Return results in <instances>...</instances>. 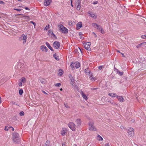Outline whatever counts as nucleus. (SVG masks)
<instances>
[{
    "label": "nucleus",
    "instance_id": "1",
    "mask_svg": "<svg viewBox=\"0 0 146 146\" xmlns=\"http://www.w3.org/2000/svg\"><path fill=\"white\" fill-rule=\"evenodd\" d=\"M19 137V135L18 133L16 132L14 133L12 136L13 142L17 143H19L20 141Z\"/></svg>",
    "mask_w": 146,
    "mask_h": 146
},
{
    "label": "nucleus",
    "instance_id": "2",
    "mask_svg": "<svg viewBox=\"0 0 146 146\" xmlns=\"http://www.w3.org/2000/svg\"><path fill=\"white\" fill-rule=\"evenodd\" d=\"M89 127V129L91 131H96V129L94 125V123L92 121H90L88 123Z\"/></svg>",
    "mask_w": 146,
    "mask_h": 146
},
{
    "label": "nucleus",
    "instance_id": "3",
    "mask_svg": "<svg viewBox=\"0 0 146 146\" xmlns=\"http://www.w3.org/2000/svg\"><path fill=\"white\" fill-rule=\"evenodd\" d=\"M59 26L60 27V31L62 33L67 34L68 33V30L66 27H65L62 25H60Z\"/></svg>",
    "mask_w": 146,
    "mask_h": 146
},
{
    "label": "nucleus",
    "instance_id": "4",
    "mask_svg": "<svg viewBox=\"0 0 146 146\" xmlns=\"http://www.w3.org/2000/svg\"><path fill=\"white\" fill-rule=\"evenodd\" d=\"M91 43L90 42H86L85 43L83 44L84 48L87 50L90 51L91 50L90 48Z\"/></svg>",
    "mask_w": 146,
    "mask_h": 146
},
{
    "label": "nucleus",
    "instance_id": "5",
    "mask_svg": "<svg viewBox=\"0 0 146 146\" xmlns=\"http://www.w3.org/2000/svg\"><path fill=\"white\" fill-rule=\"evenodd\" d=\"M68 126L72 131H75L76 125L73 122H70L68 124Z\"/></svg>",
    "mask_w": 146,
    "mask_h": 146
},
{
    "label": "nucleus",
    "instance_id": "6",
    "mask_svg": "<svg viewBox=\"0 0 146 146\" xmlns=\"http://www.w3.org/2000/svg\"><path fill=\"white\" fill-rule=\"evenodd\" d=\"M53 46L56 49H58L60 46V44L58 41H56L54 42L53 44Z\"/></svg>",
    "mask_w": 146,
    "mask_h": 146
},
{
    "label": "nucleus",
    "instance_id": "7",
    "mask_svg": "<svg viewBox=\"0 0 146 146\" xmlns=\"http://www.w3.org/2000/svg\"><path fill=\"white\" fill-rule=\"evenodd\" d=\"M84 72L86 74L89 76H93V74L91 72L90 69L89 68H87L86 69L84 70Z\"/></svg>",
    "mask_w": 146,
    "mask_h": 146
},
{
    "label": "nucleus",
    "instance_id": "8",
    "mask_svg": "<svg viewBox=\"0 0 146 146\" xmlns=\"http://www.w3.org/2000/svg\"><path fill=\"white\" fill-rule=\"evenodd\" d=\"M127 133L131 136L134 133V129L133 128L131 127H129L127 131Z\"/></svg>",
    "mask_w": 146,
    "mask_h": 146
},
{
    "label": "nucleus",
    "instance_id": "9",
    "mask_svg": "<svg viewBox=\"0 0 146 146\" xmlns=\"http://www.w3.org/2000/svg\"><path fill=\"white\" fill-rule=\"evenodd\" d=\"M80 0H77V1L75 3V5L77 6L76 9L79 10L80 9Z\"/></svg>",
    "mask_w": 146,
    "mask_h": 146
},
{
    "label": "nucleus",
    "instance_id": "10",
    "mask_svg": "<svg viewBox=\"0 0 146 146\" xmlns=\"http://www.w3.org/2000/svg\"><path fill=\"white\" fill-rule=\"evenodd\" d=\"M23 37L22 40L23 41V44H25L26 42V41L27 38V36L26 35L23 34L22 35V36L21 37Z\"/></svg>",
    "mask_w": 146,
    "mask_h": 146
},
{
    "label": "nucleus",
    "instance_id": "11",
    "mask_svg": "<svg viewBox=\"0 0 146 146\" xmlns=\"http://www.w3.org/2000/svg\"><path fill=\"white\" fill-rule=\"evenodd\" d=\"M52 2V0H45L44 2V5L46 6L49 5Z\"/></svg>",
    "mask_w": 146,
    "mask_h": 146
},
{
    "label": "nucleus",
    "instance_id": "12",
    "mask_svg": "<svg viewBox=\"0 0 146 146\" xmlns=\"http://www.w3.org/2000/svg\"><path fill=\"white\" fill-rule=\"evenodd\" d=\"M115 97H116L119 102H123L124 101V99L122 96H119L117 95H116Z\"/></svg>",
    "mask_w": 146,
    "mask_h": 146
},
{
    "label": "nucleus",
    "instance_id": "13",
    "mask_svg": "<svg viewBox=\"0 0 146 146\" xmlns=\"http://www.w3.org/2000/svg\"><path fill=\"white\" fill-rule=\"evenodd\" d=\"M96 28L98 30L100 31L101 33H102V34H103L104 33L102 28L101 26L98 25L96 27Z\"/></svg>",
    "mask_w": 146,
    "mask_h": 146
},
{
    "label": "nucleus",
    "instance_id": "14",
    "mask_svg": "<svg viewBox=\"0 0 146 146\" xmlns=\"http://www.w3.org/2000/svg\"><path fill=\"white\" fill-rule=\"evenodd\" d=\"M74 66H75V68H78L80 66V64L78 62H74Z\"/></svg>",
    "mask_w": 146,
    "mask_h": 146
},
{
    "label": "nucleus",
    "instance_id": "15",
    "mask_svg": "<svg viewBox=\"0 0 146 146\" xmlns=\"http://www.w3.org/2000/svg\"><path fill=\"white\" fill-rule=\"evenodd\" d=\"M70 83L73 86V88L74 90H76L77 89V86L76 85V83L74 81L70 82Z\"/></svg>",
    "mask_w": 146,
    "mask_h": 146
},
{
    "label": "nucleus",
    "instance_id": "16",
    "mask_svg": "<svg viewBox=\"0 0 146 146\" xmlns=\"http://www.w3.org/2000/svg\"><path fill=\"white\" fill-rule=\"evenodd\" d=\"M82 26V24L81 22H79L77 24V27L76 29L77 30H79L80 28Z\"/></svg>",
    "mask_w": 146,
    "mask_h": 146
},
{
    "label": "nucleus",
    "instance_id": "17",
    "mask_svg": "<svg viewBox=\"0 0 146 146\" xmlns=\"http://www.w3.org/2000/svg\"><path fill=\"white\" fill-rule=\"evenodd\" d=\"M46 44L47 47L52 51H54V50L52 48L49 44L47 42H46Z\"/></svg>",
    "mask_w": 146,
    "mask_h": 146
},
{
    "label": "nucleus",
    "instance_id": "18",
    "mask_svg": "<svg viewBox=\"0 0 146 146\" xmlns=\"http://www.w3.org/2000/svg\"><path fill=\"white\" fill-rule=\"evenodd\" d=\"M41 49L43 51H44V50H45V52H47L48 50L47 47L44 45H42L41 46Z\"/></svg>",
    "mask_w": 146,
    "mask_h": 146
},
{
    "label": "nucleus",
    "instance_id": "19",
    "mask_svg": "<svg viewBox=\"0 0 146 146\" xmlns=\"http://www.w3.org/2000/svg\"><path fill=\"white\" fill-rule=\"evenodd\" d=\"M66 129L62 128V130L61 131V134L62 135H65V133H66Z\"/></svg>",
    "mask_w": 146,
    "mask_h": 146
},
{
    "label": "nucleus",
    "instance_id": "20",
    "mask_svg": "<svg viewBox=\"0 0 146 146\" xmlns=\"http://www.w3.org/2000/svg\"><path fill=\"white\" fill-rule=\"evenodd\" d=\"M75 122L77 125H79L81 124V121L80 119H77L76 120Z\"/></svg>",
    "mask_w": 146,
    "mask_h": 146
},
{
    "label": "nucleus",
    "instance_id": "21",
    "mask_svg": "<svg viewBox=\"0 0 146 146\" xmlns=\"http://www.w3.org/2000/svg\"><path fill=\"white\" fill-rule=\"evenodd\" d=\"M81 95H82L83 98L85 100H87V96L86 95V94L84 93L83 92H82L81 93Z\"/></svg>",
    "mask_w": 146,
    "mask_h": 146
},
{
    "label": "nucleus",
    "instance_id": "22",
    "mask_svg": "<svg viewBox=\"0 0 146 146\" xmlns=\"http://www.w3.org/2000/svg\"><path fill=\"white\" fill-rule=\"evenodd\" d=\"M97 139L100 141H102L103 140V138L98 134L97 135Z\"/></svg>",
    "mask_w": 146,
    "mask_h": 146
},
{
    "label": "nucleus",
    "instance_id": "23",
    "mask_svg": "<svg viewBox=\"0 0 146 146\" xmlns=\"http://www.w3.org/2000/svg\"><path fill=\"white\" fill-rule=\"evenodd\" d=\"M19 80L23 83H25L26 82V78L24 77H22L21 79Z\"/></svg>",
    "mask_w": 146,
    "mask_h": 146
},
{
    "label": "nucleus",
    "instance_id": "24",
    "mask_svg": "<svg viewBox=\"0 0 146 146\" xmlns=\"http://www.w3.org/2000/svg\"><path fill=\"white\" fill-rule=\"evenodd\" d=\"M68 76L70 78V80H71L70 82H73V81H74V78L71 74H69Z\"/></svg>",
    "mask_w": 146,
    "mask_h": 146
},
{
    "label": "nucleus",
    "instance_id": "25",
    "mask_svg": "<svg viewBox=\"0 0 146 146\" xmlns=\"http://www.w3.org/2000/svg\"><path fill=\"white\" fill-rule=\"evenodd\" d=\"M53 57L56 60H59V57L58 56H57L56 54V53L54 54L53 55Z\"/></svg>",
    "mask_w": 146,
    "mask_h": 146
},
{
    "label": "nucleus",
    "instance_id": "26",
    "mask_svg": "<svg viewBox=\"0 0 146 146\" xmlns=\"http://www.w3.org/2000/svg\"><path fill=\"white\" fill-rule=\"evenodd\" d=\"M40 82L42 84H44L46 82V80L44 78H40Z\"/></svg>",
    "mask_w": 146,
    "mask_h": 146
},
{
    "label": "nucleus",
    "instance_id": "27",
    "mask_svg": "<svg viewBox=\"0 0 146 146\" xmlns=\"http://www.w3.org/2000/svg\"><path fill=\"white\" fill-rule=\"evenodd\" d=\"M89 14L90 15V16L92 17V18H96V16L93 13H89Z\"/></svg>",
    "mask_w": 146,
    "mask_h": 146
},
{
    "label": "nucleus",
    "instance_id": "28",
    "mask_svg": "<svg viewBox=\"0 0 146 146\" xmlns=\"http://www.w3.org/2000/svg\"><path fill=\"white\" fill-rule=\"evenodd\" d=\"M63 71L62 70L60 69L59 70V74L60 75V76H61L63 74Z\"/></svg>",
    "mask_w": 146,
    "mask_h": 146
},
{
    "label": "nucleus",
    "instance_id": "29",
    "mask_svg": "<svg viewBox=\"0 0 146 146\" xmlns=\"http://www.w3.org/2000/svg\"><path fill=\"white\" fill-rule=\"evenodd\" d=\"M70 66L72 67V70L75 69L74 66V62H72L70 65Z\"/></svg>",
    "mask_w": 146,
    "mask_h": 146
},
{
    "label": "nucleus",
    "instance_id": "30",
    "mask_svg": "<svg viewBox=\"0 0 146 146\" xmlns=\"http://www.w3.org/2000/svg\"><path fill=\"white\" fill-rule=\"evenodd\" d=\"M115 93L111 94V93H109L108 94L109 96L112 97H115L116 95Z\"/></svg>",
    "mask_w": 146,
    "mask_h": 146
},
{
    "label": "nucleus",
    "instance_id": "31",
    "mask_svg": "<svg viewBox=\"0 0 146 146\" xmlns=\"http://www.w3.org/2000/svg\"><path fill=\"white\" fill-rule=\"evenodd\" d=\"M50 142L48 140H47L46 141V143H45V145L46 146H49L50 144Z\"/></svg>",
    "mask_w": 146,
    "mask_h": 146
},
{
    "label": "nucleus",
    "instance_id": "32",
    "mask_svg": "<svg viewBox=\"0 0 146 146\" xmlns=\"http://www.w3.org/2000/svg\"><path fill=\"white\" fill-rule=\"evenodd\" d=\"M23 93V89H21L19 91V94L20 95H21Z\"/></svg>",
    "mask_w": 146,
    "mask_h": 146
},
{
    "label": "nucleus",
    "instance_id": "33",
    "mask_svg": "<svg viewBox=\"0 0 146 146\" xmlns=\"http://www.w3.org/2000/svg\"><path fill=\"white\" fill-rule=\"evenodd\" d=\"M92 26L94 27L95 28H96L98 25L96 23H93L92 24Z\"/></svg>",
    "mask_w": 146,
    "mask_h": 146
},
{
    "label": "nucleus",
    "instance_id": "34",
    "mask_svg": "<svg viewBox=\"0 0 146 146\" xmlns=\"http://www.w3.org/2000/svg\"><path fill=\"white\" fill-rule=\"evenodd\" d=\"M89 76V77H90V79L92 80V81H94V78L93 77H92V76Z\"/></svg>",
    "mask_w": 146,
    "mask_h": 146
},
{
    "label": "nucleus",
    "instance_id": "35",
    "mask_svg": "<svg viewBox=\"0 0 146 146\" xmlns=\"http://www.w3.org/2000/svg\"><path fill=\"white\" fill-rule=\"evenodd\" d=\"M117 72L118 74H119V75H120V76H122L123 74V72H121L119 71H117Z\"/></svg>",
    "mask_w": 146,
    "mask_h": 146
},
{
    "label": "nucleus",
    "instance_id": "36",
    "mask_svg": "<svg viewBox=\"0 0 146 146\" xmlns=\"http://www.w3.org/2000/svg\"><path fill=\"white\" fill-rule=\"evenodd\" d=\"M19 114L20 116H23L24 115V113L23 111H21L20 112Z\"/></svg>",
    "mask_w": 146,
    "mask_h": 146
},
{
    "label": "nucleus",
    "instance_id": "37",
    "mask_svg": "<svg viewBox=\"0 0 146 146\" xmlns=\"http://www.w3.org/2000/svg\"><path fill=\"white\" fill-rule=\"evenodd\" d=\"M23 17H25V19H28L29 20V17L28 16H25V15H23Z\"/></svg>",
    "mask_w": 146,
    "mask_h": 146
},
{
    "label": "nucleus",
    "instance_id": "38",
    "mask_svg": "<svg viewBox=\"0 0 146 146\" xmlns=\"http://www.w3.org/2000/svg\"><path fill=\"white\" fill-rule=\"evenodd\" d=\"M61 85V84L60 83H58L55 84V86L57 87H59Z\"/></svg>",
    "mask_w": 146,
    "mask_h": 146
},
{
    "label": "nucleus",
    "instance_id": "39",
    "mask_svg": "<svg viewBox=\"0 0 146 146\" xmlns=\"http://www.w3.org/2000/svg\"><path fill=\"white\" fill-rule=\"evenodd\" d=\"M64 105L66 108H70V106H68L67 104L64 103Z\"/></svg>",
    "mask_w": 146,
    "mask_h": 146
},
{
    "label": "nucleus",
    "instance_id": "40",
    "mask_svg": "<svg viewBox=\"0 0 146 146\" xmlns=\"http://www.w3.org/2000/svg\"><path fill=\"white\" fill-rule=\"evenodd\" d=\"M49 25H46V27H45L44 29V30H47L49 27Z\"/></svg>",
    "mask_w": 146,
    "mask_h": 146
},
{
    "label": "nucleus",
    "instance_id": "41",
    "mask_svg": "<svg viewBox=\"0 0 146 146\" xmlns=\"http://www.w3.org/2000/svg\"><path fill=\"white\" fill-rule=\"evenodd\" d=\"M141 38L144 39H146V35H142L141 36Z\"/></svg>",
    "mask_w": 146,
    "mask_h": 146
},
{
    "label": "nucleus",
    "instance_id": "42",
    "mask_svg": "<svg viewBox=\"0 0 146 146\" xmlns=\"http://www.w3.org/2000/svg\"><path fill=\"white\" fill-rule=\"evenodd\" d=\"M30 23L33 24L34 26H35L36 25V23L34 22L33 21H30Z\"/></svg>",
    "mask_w": 146,
    "mask_h": 146
},
{
    "label": "nucleus",
    "instance_id": "43",
    "mask_svg": "<svg viewBox=\"0 0 146 146\" xmlns=\"http://www.w3.org/2000/svg\"><path fill=\"white\" fill-rule=\"evenodd\" d=\"M51 34L53 36V37H54L56 39H57V37L53 33V32H52V33Z\"/></svg>",
    "mask_w": 146,
    "mask_h": 146
},
{
    "label": "nucleus",
    "instance_id": "44",
    "mask_svg": "<svg viewBox=\"0 0 146 146\" xmlns=\"http://www.w3.org/2000/svg\"><path fill=\"white\" fill-rule=\"evenodd\" d=\"M8 127L7 126H6L5 127V131H8Z\"/></svg>",
    "mask_w": 146,
    "mask_h": 146
},
{
    "label": "nucleus",
    "instance_id": "45",
    "mask_svg": "<svg viewBox=\"0 0 146 146\" xmlns=\"http://www.w3.org/2000/svg\"><path fill=\"white\" fill-rule=\"evenodd\" d=\"M14 10L17 11H21L22 10L21 9H15V8H14Z\"/></svg>",
    "mask_w": 146,
    "mask_h": 146
},
{
    "label": "nucleus",
    "instance_id": "46",
    "mask_svg": "<svg viewBox=\"0 0 146 146\" xmlns=\"http://www.w3.org/2000/svg\"><path fill=\"white\" fill-rule=\"evenodd\" d=\"M143 44V43H141V44H138L137 46V48H138L139 47V46H141V45H142V44Z\"/></svg>",
    "mask_w": 146,
    "mask_h": 146
},
{
    "label": "nucleus",
    "instance_id": "47",
    "mask_svg": "<svg viewBox=\"0 0 146 146\" xmlns=\"http://www.w3.org/2000/svg\"><path fill=\"white\" fill-rule=\"evenodd\" d=\"M19 85L20 86H22V83L21 82H20L19 83Z\"/></svg>",
    "mask_w": 146,
    "mask_h": 146
},
{
    "label": "nucleus",
    "instance_id": "48",
    "mask_svg": "<svg viewBox=\"0 0 146 146\" xmlns=\"http://www.w3.org/2000/svg\"><path fill=\"white\" fill-rule=\"evenodd\" d=\"M102 66H100L98 67V69L100 70H101V69H102Z\"/></svg>",
    "mask_w": 146,
    "mask_h": 146
},
{
    "label": "nucleus",
    "instance_id": "49",
    "mask_svg": "<svg viewBox=\"0 0 146 146\" xmlns=\"http://www.w3.org/2000/svg\"><path fill=\"white\" fill-rule=\"evenodd\" d=\"M92 34H94V37H96H96H97V36L96 35V34L94 32H93V33H92Z\"/></svg>",
    "mask_w": 146,
    "mask_h": 146
},
{
    "label": "nucleus",
    "instance_id": "50",
    "mask_svg": "<svg viewBox=\"0 0 146 146\" xmlns=\"http://www.w3.org/2000/svg\"><path fill=\"white\" fill-rule=\"evenodd\" d=\"M11 104H12V105H15V102H11Z\"/></svg>",
    "mask_w": 146,
    "mask_h": 146
},
{
    "label": "nucleus",
    "instance_id": "51",
    "mask_svg": "<svg viewBox=\"0 0 146 146\" xmlns=\"http://www.w3.org/2000/svg\"><path fill=\"white\" fill-rule=\"evenodd\" d=\"M98 3V1H96L95 2H94L92 4H97Z\"/></svg>",
    "mask_w": 146,
    "mask_h": 146
},
{
    "label": "nucleus",
    "instance_id": "52",
    "mask_svg": "<svg viewBox=\"0 0 146 146\" xmlns=\"http://www.w3.org/2000/svg\"><path fill=\"white\" fill-rule=\"evenodd\" d=\"M4 3L2 1H0V4H4Z\"/></svg>",
    "mask_w": 146,
    "mask_h": 146
},
{
    "label": "nucleus",
    "instance_id": "53",
    "mask_svg": "<svg viewBox=\"0 0 146 146\" xmlns=\"http://www.w3.org/2000/svg\"><path fill=\"white\" fill-rule=\"evenodd\" d=\"M98 88H91V89L92 90H95L97 89Z\"/></svg>",
    "mask_w": 146,
    "mask_h": 146
},
{
    "label": "nucleus",
    "instance_id": "54",
    "mask_svg": "<svg viewBox=\"0 0 146 146\" xmlns=\"http://www.w3.org/2000/svg\"><path fill=\"white\" fill-rule=\"evenodd\" d=\"M52 32H52V31H51V30H50L48 32V33H52Z\"/></svg>",
    "mask_w": 146,
    "mask_h": 146
},
{
    "label": "nucleus",
    "instance_id": "55",
    "mask_svg": "<svg viewBox=\"0 0 146 146\" xmlns=\"http://www.w3.org/2000/svg\"><path fill=\"white\" fill-rule=\"evenodd\" d=\"M105 146H110L109 143L106 144L105 145Z\"/></svg>",
    "mask_w": 146,
    "mask_h": 146
},
{
    "label": "nucleus",
    "instance_id": "56",
    "mask_svg": "<svg viewBox=\"0 0 146 146\" xmlns=\"http://www.w3.org/2000/svg\"><path fill=\"white\" fill-rule=\"evenodd\" d=\"M25 9L26 10H30V9H29L28 7H25Z\"/></svg>",
    "mask_w": 146,
    "mask_h": 146
},
{
    "label": "nucleus",
    "instance_id": "57",
    "mask_svg": "<svg viewBox=\"0 0 146 146\" xmlns=\"http://www.w3.org/2000/svg\"><path fill=\"white\" fill-rule=\"evenodd\" d=\"M80 39H84V37L82 36H80Z\"/></svg>",
    "mask_w": 146,
    "mask_h": 146
},
{
    "label": "nucleus",
    "instance_id": "58",
    "mask_svg": "<svg viewBox=\"0 0 146 146\" xmlns=\"http://www.w3.org/2000/svg\"><path fill=\"white\" fill-rule=\"evenodd\" d=\"M79 35L80 36L81 35H82V32H80L79 33Z\"/></svg>",
    "mask_w": 146,
    "mask_h": 146
},
{
    "label": "nucleus",
    "instance_id": "59",
    "mask_svg": "<svg viewBox=\"0 0 146 146\" xmlns=\"http://www.w3.org/2000/svg\"><path fill=\"white\" fill-rule=\"evenodd\" d=\"M75 53H77V52H78V50L77 49H76L74 50Z\"/></svg>",
    "mask_w": 146,
    "mask_h": 146
},
{
    "label": "nucleus",
    "instance_id": "60",
    "mask_svg": "<svg viewBox=\"0 0 146 146\" xmlns=\"http://www.w3.org/2000/svg\"><path fill=\"white\" fill-rule=\"evenodd\" d=\"M23 15L21 14H17L16 15H15L16 16H18L19 15Z\"/></svg>",
    "mask_w": 146,
    "mask_h": 146
},
{
    "label": "nucleus",
    "instance_id": "61",
    "mask_svg": "<svg viewBox=\"0 0 146 146\" xmlns=\"http://www.w3.org/2000/svg\"><path fill=\"white\" fill-rule=\"evenodd\" d=\"M42 92L45 94H47L44 91H42Z\"/></svg>",
    "mask_w": 146,
    "mask_h": 146
},
{
    "label": "nucleus",
    "instance_id": "62",
    "mask_svg": "<svg viewBox=\"0 0 146 146\" xmlns=\"http://www.w3.org/2000/svg\"><path fill=\"white\" fill-rule=\"evenodd\" d=\"M110 103L112 105L115 104V103H113V102H110Z\"/></svg>",
    "mask_w": 146,
    "mask_h": 146
},
{
    "label": "nucleus",
    "instance_id": "63",
    "mask_svg": "<svg viewBox=\"0 0 146 146\" xmlns=\"http://www.w3.org/2000/svg\"><path fill=\"white\" fill-rule=\"evenodd\" d=\"M65 144L64 143H63L62 144V146H65Z\"/></svg>",
    "mask_w": 146,
    "mask_h": 146
},
{
    "label": "nucleus",
    "instance_id": "64",
    "mask_svg": "<svg viewBox=\"0 0 146 146\" xmlns=\"http://www.w3.org/2000/svg\"><path fill=\"white\" fill-rule=\"evenodd\" d=\"M12 130L13 131H14V128L13 127H12Z\"/></svg>",
    "mask_w": 146,
    "mask_h": 146
}]
</instances>
